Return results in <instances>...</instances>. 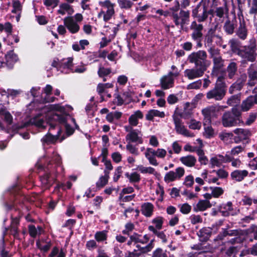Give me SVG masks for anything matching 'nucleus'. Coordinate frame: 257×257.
Masks as SVG:
<instances>
[{
  "label": "nucleus",
  "mask_w": 257,
  "mask_h": 257,
  "mask_svg": "<svg viewBox=\"0 0 257 257\" xmlns=\"http://www.w3.org/2000/svg\"><path fill=\"white\" fill-rule=\"evenodd\" d=\"M41 112L31 120V123L39 127H45V121L54 120L63 124L68 135H72L74 129L70 126L73 123L78 128L75 120L71 116L66 114V112L72 109L70 106H62L59 104H48L39 107Z\"/></svg>",
  "instance_id": "f257e3e1"
},
{
  "label": "nucleus",
  "mask_w": 257,
  "mask_h": 257,
  "mask_svg": "<svg viewBox=\"0 0 257 257\" xmlns=\"http://www.w3.org/2000/svg\"><path fill=\"white\" fill-rule=\"evenodd\" d=\"M240 116V111L236 108H233L231 111L223 113L221 118L222 124L225 127L236 126L241 122Z\"/></svg>",
  "instance_id": "f03ea898"
},
{
  "label": "nucleus",
  "mask_w": 257,
  "mask_h": 257,
  "mask_svg": "<svg viewBox=\"0 0 257 257\" xmlns=\"http://www.w3.org/2000/svg\"><path fill=\"white\" fill-rule=\"evenodd\" d=\"M226 87L223 77H219L216 80L215 87L207 92V99H214L216 101L222 100L226 93Z\"/></svg>",
  "instance_id": "7ed1b4c3"
},
{
  "label": "nucleus",
  "mask_w": 257,
  "mask_h": 257,
  "mask_svg": "<svg viewBox=\"0 0 257 257\" xmlns=\"http://www.w3.org/2000/svg\"><path fill=\"white\" fill-rule=\"evenodd\" d=\"M98 5L100 7V11L98 14V18L102 19L105 22L110 20L114 15L115 5L109 0L99 1Z\"/></svg>",
  "instance_id": "20e7f679"
},
{
  "label": "nucleus",
  "mask_w": 257,
  "mask_h": 257,
  "mask_svg": "<svg viewBox=\"0 0 257 257\" xmlns=\"http://www.w3.org/2000/svg\"><path fill=\"white\" fill-rule=\"evenodd\" d=\"M207 54L204 51H199L192 53L189 56L190 62L194 63L196 68L206 71L210 65V62L206 60Z\"/></svg>",
  "instance_id": "39448f33"
},
{
  "label": "nucleus",
  "mask_w": 257,
  "mask_h": 257,
  "mask_svg": "<svg viewBox=\"0 0 257 257\" xmlns=\"http://www.w3.org/2000/svg\"><path fill=\"white\" fill-rule=\"evenodd\" d=\"M225 107L226 106L223 105L214 104L203 109L202 113L204 116V125H209L211 122L212 118L217 117L219 112Z\"/></svg>",
  "instance_id": "423d86ee"
},
{
  "label": "nucleus",
  "mask_w": 257,
  "mask_h": 257,
  "mask_svg": "<svg viewBox=\"0 0 257 257\" xmlns=\"http://www.w3.org/2000/svg\"><path fill=\"white\" fill-rule=\"evenodd\" d=\"M125 131L127 132L125 136V140L128 143H136L142 144L143 143L142 134L140 130L134 129L131 126H124Z\"/></svg>",
  "instance_id": "0eeeda50"
},
{
  "label": "nucleus",
  "mask_w": 257,
  "mask_h": 257,
  "mask_svg": "<svg viewBox=\"0 0 257 257\" xmlns=\"http://www.w3.org/2000/svg\"><path fill=\"white\" fill-rule=\"evenodd\" d=\"M176 108L174 114L173 115V119L175 124V128L178 134H181L186 137H192L194 136L193 134L190 133L184 126L181 119L177 115Z\"/></svg>",
  "instance_id": "6e6552de"
},
{
  "label": "nucleus",
  "mask_w": 257,
  "mask_h": 257,
  "mask_svg": "<svg viewBox=\"0 0 257 257\" xmlns=\"http://www.w3.org/2000/svg\"><path fill=\"white\" fill-rule=\"evenodd\" d=\"M185 174V170L183 167H179L175 169V171H170L164 176V180L167 183L180 180Z\"/></svg>",
  "instance_id": "1a4fd4ad"
},
{
  "label": "nucleus",
  "mask_w": 257,
  "mask_h": 257,
  "mask_svg": "<svg viewBox=\"0 0 257 257\" xmlns=\"http://www.w3.org/2000/svg\"><path fill=\"white\" fill-rule=\"evenodd\" d=\"M55 127L50 124V128L49 129V133L46 135L42 139L41 142L44 146L50 144H54L58 140L60 133V129L59 126L56 127L57 130V134L53 135H52V131L54 129Z\"/></svg>",
  "instance_id": "9d476101"
},
{
  "label": "nucleus",
  "mask_w": 257,
  "mask_h": 257,
  "mask_svg": "<svg viewBox=\"0 0 257 257\" xmlns=\"http://www.w3.org/2000/svg\"><path fill=\"white\" fill-rule=\"evenodd\" d=\"M130 239L134 241V246L138 248L137 249H134L135 251L141 250L143 252L149 251L153 247L152 243H150L148 245L141 246L138 243L140 242L144 244L142 236L138 234H134L131 236Z\"/></svg>",
  "instance_id": "9b49d317"
},
{
  "label": "nucleus",
  "mask_w": 257,
  "mask_h": 257,
  "mask_svg": "<svg viewBox=\"0 0 257 257\" xmlns=\"http://www.w3.org/2000/svg\"><path fill=\"white\" fill-rule=\"evenodd\" d=\"M179 72L177 71L174 72H170L168 75L162 77L160 80L161 87L164 89H168L173 86L174 79L172 76H177Z\"/></svg>",
  "instance_id": "f8f14e48"
},
{
  "label": "nucleus",
  "mask_w": 257,
  "mask_h": 257,
  "mask_svg": "<svg viewBox=\"0 0 257 257\" xmlns=\"http://www.w3.org/2000/svg\"><path fill=\"white\" fill-rule=\"evenodd\" d=\"M63 21L64 26L71 33L75 34L79 31L80 27L73 17H67L64 19Z\"/></svg>",
  "instance_id": "ddd939ff"
},
{
  "label": "nucleus",
  "mask_w": 257,
  "mask_h": 257,
  "mask_svg": "<svg viewBox=\"0 0 257 257\" xmlns=\"http://www.w3.org/2000/svg\"><path fill=\"white\" fill-rule=\"evenodd\" d=\"M192 16L197 18L199 22L204 21L208 17V13L205 7L201 6V4H198L196 8L192 12Z\"/></svg>",
  "instance_id": "4468645a"
},
{
  "label": "nucleus",
  "mask_w": 257,
  "mask_h": 257,
  "mask_svg": "<svg viewBox=\"0 0 257 257\" xmlns=\"http://www.w3.org/2000/svg\"><path fill=\"white\" fill-rule=\"evenodd\" d=\"M233 133L236 135L233 138L236 143L247 139L250 136V132L247 129L237 128L233 131Z\"/></svg>",
  "instance_id": "2eb2a0df"
},
{
  "label": "nucleus",
  "mask_w": 257,
  "mask_h": 257,
  "mask_svg": "<svg viewBox=\"0 0 257 257\" xmlns=\"http://www.w3.org/2000/svg\"><path fill=\"white\" fill-rule=\"evenodd\" d=\"M190 28L193 30L192 38L193 40L200 41L202 37L203 34L202 31L203 27L202 24H198L195 21L192 22Z\"/></svg>",
  "instance_id": "dca6fc26"
},
{
  "label": "nucleus",
  "mask_w": 257,
  "mask_h": 257,
  "mask_svg": "<svg viewBox=\"0 0 257 257\" xmlns=\"http://www.w3.org/2000/svg\"><path fill=\"white\" fill-rule=\"evenodd\" d=\"M238 55L248 61L254 62L256 59L257 54L256 50L253 49V47L249 48L245 47L244 50H241Z\"/></svg>",
  "instance_id": "f3484780"
},
{
  "label": "nucleus",
  "mask_w": 257,
  "mask_h": 257,
  "mask_svg": "<svg viewBox=\"0 0 257 257\" xmlns=\"http://www.w3.org/2000/svg\"><path fill=\"white\" fill-rule=\"evenodd\" d=\"M254 104H257V94L250 95L243 100L240 105L243 111H247L251 108Z\"/></svg>",
  "instance_id": "a211bd4d"
},
{
  "label": "nucleus",
  "mask_w": 257,
  "mask_h": 257,
  "mask_svg": "<svg viewBox=\"0 0 257 257\" xmlns=\"http://www.w3.org/2000/svg\"><path fill=\"white\" fill-rule=\"evenodd\" d=\"M217 26V25H215L214 28H210L205 36V42L208 47H212L214 46L215 39H220V36L215 34Z\"/></svg>",
  "instance_id": "6ab92c4d"
},
{
  "label": "nucleus",
  "mask_w": 257,
  "mask_h": 257,
  "mask_svg": "<svg viewBox=\"0 0 257 257\" xmlns=\"http://www.w3.org/2000/svg\"><path fill=\"white\" fill-rule=\"evenodd\" d=\"M21 93L20 90L8 89L7 91L5 90H0V98L1 101L3 102L4 104H8V97L12 96L14 97ZM1 106V104H0Z\"/></svg>",
  "instance_id": "aec40b11"
},
{
  "label": "nucleus",
  "mask_w": 257,
  "mask_h": 257,
  "mask_svg": "<svg viewBox=\"0 0 257 257\" xmlns=\"http://www.w3.org/2000/svg\"><path fill=\"white\" fill-rule=\"evenodd\" d=\"M205 71L199 68L188 69L185 70L184 75L189 79L192 80L201 77Z\"/></svg>",
  "instance_id": "412c9836"
},
{
  "label": "nucleus",
  "mask_w": 257,
  "mask_h": 257,
  "mask_svg": "<svg viewBox=\"0 0 257 257\" xmlns=\"http://www.w3.org/2000/svg\"><path fill=\"white\" fill-rule=\"evenodd\" d=\"M247 74L249 77L248 84L252 86L255 84V81L257 80V64H251L247 69Z\"/></svg>",
  "instance_id": "4be33fe9"
},
{
  "label": "nucleus",
  "mask_w": 257,
  "mask_h": 257,
  "mask_svg": "<svg viewBox=\"0 0 257 257\" xmlns=\"http://www.w3.org/2000/svg\"><path fill=\"white\" fill-rule=\"evenodd\" d=\"M144 155L150 164L154 166L159 165V163L156 157L154 149L152 148H147L144 153Z\"/></svg>",
  "instance_id": "5701e85b"
},
{
  "label": "nucleus",
  "mask_w": 257,
  "mask_h": 257,
  "mask_svg": "<svg viewBox=\"0 0 257 257\" xmlns=\"http://www.w3.org/2000/svg\"><path fill=\"white\" fill-rule=\"evenodd\" d=\"M247 29L246 27L245 22L239 18V25L236 31V35L241 40H245L247 36Z\"/></svg>",
  "instance_id": "b1692460"
},
{
  "label": "nucleus",
  "mask_w": 257,
  "mask_h": 257,
  "mask_svg": "<svg viewBox=\"0 0 257 257\" xmlns=\"http://www.w3.org/2000/svg\"><path fill=\"white\" fill-rule=\"evenodd\" d=\"M248 174L247 170H235L230 174L231 179L237 182L242 181Z\"/></svg>",
  "instance_id": "393cba45"
},
{
  "label": "nucleus",
  "mask_w": 257,
  "mask_h": 257,
  "mask_svg": "<svg viewBox=\"0 0 257 257\" xmlns=\"http://www.w3.org/2000/svg\"><path fill=\"white\" fill-rule=\"evenodd\" d=\"M143 116L144 115L140 110L135 111L128 118L129 125L127 126H131L132 127L137 126L139 123V119H142Z\"/></svg>",
  "instance_id": "a878e982"
},
{
  "label": "nucleus",
  "mask_w": 257,
  "mask_h": 257,
  "mask_svg": "<svg viewBox=\"0 0 257 257\" xmlns=\"http://www.w3.org/2000/svg\"><path fill=\"white\" fill-rule=\"evenodd\" d=\"M72 61L73 58L71 57L63 59L60 66L61 71L65 73H68L71 72L72 68Z\"/></svg>",
  "instance_id": "bb28decb"
},
{
  "label": "nucleus",
  "mask_w": 257,
  "mask_h": 257,
  "mask_svg": "<svg viewBox=\"0 0 257 257\" xmlns=\"http://www.w3.org/2000/svg\"><path fill=\"white\" fill-rule=\"evenodd\" d=\"M154 206L150 202L144 203L141 206L142 213L147 217H150L153 215Z\"/></svg>",
  "instance_id": "cd10ccee"
},
{
  "label": "nucleus",
  "mask_w": 257,
  "mask_h": 257,
  "mask_svg": "<svg viewBox=\"0 0 257 257\" xmlns=\"http://www.w3.org/2000/svg\"><path fill=\"white\" fill-rule=\"evenodd\" d=\"M180 161L183 165L188 167H194L197 162L196 158L192 155L182 157L180 158Z\"/></svg>",
  "instance_id": "c85d7f7f"
},
{
  "label": "nucleus",
  "mask_w": 257,
  "mask_h": 257,
  "mask_svg": "<svg viewBox=\"0 0 257 257\" xmlns=\"http://www.w3.org/2000/svg\"><path fill=\"white\" fill-rule=\"evenodd\" d=\"M193 105L189 102H186L184 104V110L183 111L180 113L178 114L177 115L180 116L182 118L184 119H188L190 118L192 115V109H193Z\"/></svg>",
  "instance_id": "c756f323"
},
{
  "label": "nucleus",
  "mask_w": 257,
  "mask_h": 257,
  "mask_svg": "<svg viewBox=\"0 0 257 257\" xmlns=\"http://www.w3.org/2000/svg\"><path fill=\"white\" fill-rule=\"evenodd\" d=\"M5 64L9 67H12L18 60V56L13 51H10L5 55Z\"/></svg>",
  "instance_id": "7c9ffc66"
},
{
  "label": "nucleus",
  "mask_w": 257,
  "mask_h": 257,
  "mask_svg": "<svg viewBox=\"0 0 257 257\" xmlns=\"http://www.w3.org/2000/svg\"><path fill=\"white\" fill-rule=\"evenodd\" d=\"M74 12L73 7L67 3L61 4L58 10V13L62 15H64L66 13L69 15H71Z\"/></svg>",
  "instance_id": "2f4dec72"
},
{
  "label": "nucleus",
  "mask_w": 257,
  "mask_h": 257,
  "mask_svg": "<svg viewBox=\"0 0 257 257\" xmlns=\"http://www.w3.org/2000/svg\"><path fill=\"white\" fill-rule=\"evenodd\" d=\"M36 245L41 251L47 252L50 248L51 244L50 240L45 239H39L36 242Z\"/></svg>",
  "instance_id": "473e14b6"
},
{
  "label": "nucleus",
  "mask_w": 257,
  "mask_h": 257,
  "mask_svg": "<svg viewBox=\"0 0 257 257\" xmlns=\"http://www.w3.org/2000/svg\"><path fill=\"white\" fill-rule=\"evenodd\" d=\"M122 114V112L120 111H112L108 113L105 118L108 122L115 123L121 118Z\"/></svg>",
  "instance_id": "72a5a7b5"
},
{
  "label": "nucleus",
  "mask_w": 257,
  "mask_h": 257,
  "mask_svg": "<svg viewBox=\"0 0 257 257\" xmlns=\"http://www.w3.org/2000/svg\"><path fill=\"white\" fill-rule=\"evenodd\" d=\"M226 162V156L223 157L222 155H217L212 157L210 160V163L211 165V168L214 167H219L223 163Z\"/></svg>",
  "instance_id": "f704fd0d"
},
{
  "label": "nucleus",
  "mask_w": 257,
  "mask_h": 257,
  "mask_svg": "<svg viewBox=\"0 0 257 257\" xmlns=\"http://www.w3.org/2000/svg\"><path fill=\"white\" fill-rule=\"evenodd\" d=\"M219 210L223 216H228L231 214L233 215V212L232 213V203L230 202L221 205L219 207Z\"/></svg>",
  "instance_id": "c9c22d12"
},
{
  "label": "nucleus",
  "mask_w": 257,
  "mask_h": 257,
  "mask_svg": "<svg viewBox=\"0 0 257 257\" xmlns=\"http://www.w3.org/2000/svg\"><path fill=\"white\" fill-rule=\"evenodd\" d=\"M229 44L232 52L239 55V53L241 51L240 49L241 47L240 42L236 39H232L229 40Z\"/></svg>",
  "instance_id": "e433bc0d"
},
{
  "label": "nucleus",
  "mask_w": 257,
  "mask_h": 257,
  "mask_svg": "<svg viewBox=\"0 0 257 257\" xmlns=\"http://www.w3.org/2000/svg\"><path fill=\"white\" fill-rule=\"evenodd\" d=\"M165 113L163 111H160L158 110L152 109L149 111L146 115L147 120H152L154 117H159L164 118L165 117Z\"/></svg>",
  "instance_id": "4c0bfd02"
},
{
  "label": "nucleus",
  "mask_w": 257,
  "mask_h": 257,
  "mask_svg": "<svg viewBox=\"0 0 257 257\" xmlns=\"http://www.w3.org/2000/svg\"><path fill=\"white\" fill-rule=\"evenodd\" d=\"M52 90V86L50 85H47L46 87L43 89L42 92H43V95L45 94L46 96H43V101L45 102H53L54 100V97H49V95L51 94Z\"/></svg>",
  "instance_id": "58836bf2"
},
{
  "label": "nucleus",
  "mask_w": 257,
  "mask_h": 257,
  "mask_svg": "<svg viewBox=\"0 0 257 257\" xmlns=\"http://www.w3.org/2000/svg\"><path fill=\"white\" fill-rule=\"evenodd\" d=\"M237 70V66L235 62H230L227 67L228 77L231 79L235 75Z\"/></svg>",
  "instance_id": "ea45409f"
},
{
  "label": "nucleus",
  "mask_w": 257,
  "mask_h": 257,
  "mask_svg": "<svg viewBox=\"0 0 257 257\" xmlns=\"http://www.w3.org/2000/svg\"><path fill=\"white\" fill-rule=\"evenodd\" d=\"M31 95L37 100H40L43 101V95L42 90L40 87H32L30 90Z\"/></svg>",
  "instance_id": "a19ab883"
},
{
  "label": "nucleus",
  "mask_w": 257,
  "mask_h": 257,
  "mask_svg": "<svg viewBox=\"0 0 257 257\" xmlns=\"http://www.w3.org/2000/svg\"><path fill=\"white\" fill-rule=\"evenodd\" d=\"M29 232L32 237H35L37 235L41 234L43 232V229L40 226H38L36 228L34 225H30L29 226Z\"/></svg>",
  "instance_id": "79ce46f5"
},
{
  "label": "nucleus",
  "mask_w": 257,
  "mask_h": 257,
  "mask_svg": "<svg viewBox=\"0 0 257 257\" xmlns=\"http://www.w3.org/2000/svg\"><path fill=\"white\" fill-rule=\"evenodd\" d=\"M104 175L99 178L98 181L96 182V186L101 188L105 186L108 182L109 172L104 170Z\"/></svg>",
  "instance_id": "37998d69"
},
{
  "label": "nucleus",
  "mask_w": 257,
  "mask_h": 257,
  "mask_svg": "<svg viewBox=\"0 0 257 257\" xmlns=\"http://www.w3.org/2000/svg\"><path fill=\"white\" fill-rule=\"evenodd\" d=\"M0 114L4 116L5 120L8 124H11L12 123L13 116L5 108H0Z\"/></svg>",
  "instance_id": "c03bdc74"
},
{
  "label": "nucleus",
  "mask_w": 257,
  "mask_h": 257,
  "mask_svg": "<svg viewBox=\"0 0 257 257\" xmlns=\"http://www.w3.org/2000/svg\"><path fill=\"white\" fill-rule=\"evenodd\" d=\"M107 237V231L102 230L97 231L94 234V238L98 242H102L106 240Z\"/></svg>",
  "instance_id": "a18cd8bd"
},
{
  "label": "nucleus",
  "mask_w": 257,
  "mask_h": 257,
  "mask_svg": "<svg viewBox=\"0 0 257 257\" xmlns=\"http://www.w3.org/2000/svg\"><path fill=\"white\" fill-rule=\"evenodd\" d=\"M138 170L142 174H155V169L152 167H144L143 165H139L137 167Z\"/></svg>",
  "instance_id": "49530a36"
},
{
  "label": "nucleus",
  "mask_w": 257,
  "mask_h": 257,
  "mask_svg": "<svg viewBox=\"0 0 257 257\" xmlns=\"http://www.w3.org/2000/svg\"><path fill=\"white\" fill-rule=\"evenodd\" d=\"M180 25L182 27L189 21L190 13L189 11H181L180 12Z\"/></svg>",
  "instance_id": "de8ad7c7"
},
{
  "label": "nucleus",
  "mask_w": 257,
  "mask_h": 257,
  "mask_svg": "<svg viewBox=\"0 0 257 257\" xmlns=\"http://www.w3.org/2000/svg\"><path fill=\"white\" fill-rule=\"evenodd\" d=\"M197 154L199 157L198 160L201 165H206L208 164V160L206 156H205L204 153L201 149L199 148L197 149Z\"/></svg>",
  "instance_id": "09e8293b"
},
{
  "label": "nucleus",
  "mask_w": 257,
  "mask_h": 257,
  "mask_svg": "<svg viewBox=\"0 0 257 257\" xmlns=\"http://www.w3.org/2000/svg\"><path fill=\"white\" fill-rule=\"evenodd\" d=\"M211 206L210 202L207 200H200L196 205L197 209L200 211H204Z\"/></svg>",
  "instance_id": "8fccbe9b"
},
{
  "label": "nucleus",
  "mask_w": 257,
  "mask_h": 257,
  "mask_svg": "<svg viewBox=\"0 0 257 257\" xmlns=\"http://www.w3.org/2000/svg\"><path fill=\"white\" fill-rule=\"evenodd\" d=\"M125 175L131 183H137L141 180L140 175L137 172H133L131 174L127 173Z\"/></svg>",
  "instance_id": "3c124183"
},
{
  "label": "nucleus",
  "mask_w": 257,
  "mask_h": 257,
  "mask_svg": "<svg viewBox=\"0 0 257 257\" xmlns=\"http://www.w3.org/2000/svg\"><path fill=\"white\" fill-rule=\"evenodd\" d=\"M230 162L231 166L234 168H240L242 163L241 161L238 159L232 158L228 156H226V162Z\"/></svg>",
  "instance_id": "603ef678"
},
{
  "label": "nucleus",
  "mask_w": 257,
  "mask_h": 257,
  "mask_svg": "<svg viewBox=\"0 0 257 257\" xmlns=\"http://www.w3.org/2000/svg\"><path fill=\"white\" fill-rule=\"evenodd\" d=\"M117 3L121 9H129L133 5V3L130 0H117Z\"/></svg>",
  "instance_id": "864d4df0"
},
{
  "label": "nucleus",
  "mask_w": 257,
  "mask_h": 257,
  "mask_svg": "<svg viewBox=\"0 0 257 257\" xmlns=\"http://www.w3.org/2000/svg\"><path fill=\"white\" fill-rule=\"evenodd\" d=\"M213 69L218 70L220 69L221 68H222L223 66V62L224 61L222 59L221 56H219L218 57L214 58L213 59Z\"/></svg>",
  "instance_id": "5fc2aeb1"
},
{
  "label": "nucleus",
  "mask_w": 257,
  "mask_h": 257,
  "mask_svg": "<svg viewBox=\"0 0 257 257\" xmlns=\"http://www.w3.org/2000/svg\"><path fill=\"white\" fill-rule=\"evenodd\" d=\"M224 29L228 34L231 35L233 34L234 30V24L229 21H227L224 24Z\"/></svg>",
  "instance_id": "6e6d98bb"
},
{
  "label": "nucleus",
  "mask_w": 257,
  "mask_h": 257,
  "mask_svg": "<svg viewBox=\"0 0 257 257\" xmlns=\"http://www.w3.org/2000/svg\"><path fill=\"white\" fill-rule=\"evenodd\" d=\"M22 5L20 2V1L18 0H16L13 1V10L12 12L13 13H21L22 10Z\"/></svg>",
  "instance_id": "4d7b16f0"
},
{
  "label": "nucleus",
  "mask_w": 257,
  "mask_h": 257,
  "mask_svg": "<svg viewBox=\"0 0 257 257\" xmlns=\"http://www.w3.org/2000/svg\"><path fill=\"white\" fill-rule=\"evenodd\" d=\"M208 175V172L206 170H204L201 173V178L197 177L195 179V182L200 185H203L204 184V180H207Z\"/></svg>",
  "instance_id": "13d9d810"
},
{
  "label": "nucleus",
  "mask_w": 257,
  "mask_h": 257,
  "mask_svg": "<svg viewBox=\"0 0 257 257\" xmlns=\"http://www.w3.org/2000/svg\"><path fill=\"white\" fill-rule=\"evenodd\" d=\"M233 134L232 133L223 132L219 135L220 139L224 142L227 143L229 140L233 139Z\"/></svg>",
  "instance_id": "bf43d9fd"
},
{
  "label": "nucleus",
  "mask_w": 257,
  "mask_h": 257,
  "mask_svg": "<svg viewBox=\"0 0 257 257\" xmlns=\"http://www.w3.org/2000/svg\"><path fill=\"white\" fill-rule=\"evenodd\" d=\"M49 257H65V254L62 250H59L57 247H54L49 254Z\"/></svg>",
  "instance_id": "052dcab7"
},
{
  "label": "nucleus",
  "mask_w": 257,
  "mask_h": 257,
  "mask_svg": "<svg viewBox=\"0 0 257 257\" xmlns=\"http://www.w3.org/2000/svg\"><path fill=\"white\" fill-rule=\"evenodd\" d=\"M241 234V231L238 230H225L223 231L222 234L221 235L222 237H225L227 235H229L230 236H237Z\"/></svg>",
  "instance_id": "680f3d73"
},
{
  "label": "nucleus",
  "mask_w": 257,
  "mask_h": 257,
  "mask_svg": "<svg viewBox=\"0 0 257 257\" xmlns=\"http://www.w3.org/2000/svg\"><path fill=\"white\" fill-rule=\"evenodd\" d=\"M194 183V177L191 175L186 176L184 180L183 185L187 187H191L193 186Z\"/></svg>",
  "instance_id": "e2e57ef3"
},
{
  "label": "nucleus",
  "mask_w": 257,
  "mask_h": 257,
  "mask_svg": "<svg viewBox=\"0 0 257 257\" xmlns=\"http://www.w3.org/2000/svg\"><path fill=\"white\" fill-rule=\"evenodd\" d=\"M211 233V229L209 228H203L200 229L198 232V235L207 239L210 235Z\"/></svg>",
  "instance_id": "0e129e2a"
},
{
  "label": "nucleus",
  "mask_w": 257,
  "mask_h": 257,
  "mask_svg": "<svg viewBox=\"0 0 257 257\" xmlns=\"http://www.w3.org/2000/svg\"><path fill=\"white\" fill-rule=\"evenodd\" d=\"M213 197L218 198L223 193V190L221 187H210Z\"/></svg>",
  "instance_id": "69168bd1"
},
{
  "label": "nucleus",
  "mask_w": 257,
  "mask_h": 257,
  "mask_svg": "<svg viewBox=\"0 0 257 257\" xmlns=\"http://www.w3.org/2000/svg\"><path fill=\"white\" fill-rule=\"evenodd\" d=\"M188 124L189 127L192 130H199L201 127V123L195 119H191Z\"/></svg>",
  "instance_id": "338daca9"
},
{
  "label": "nucleus",
  "mask_w": 257,
  "mask_h": 257,
  "mask_svg": "<svg viewBox=\"0 0 257 257\" xmlns=\"http://www.w3.org/2000/svg\"><path fill=\"white\" fill-rule=\"evenodd\" d=\"M153 257H168L166 250L160 248L156 249L153 252Z\"/></svg>",
  "instance_id": "774afa93"
}]
</instances>
